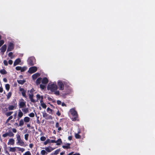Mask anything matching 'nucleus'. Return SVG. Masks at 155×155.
<instances>
[{
	"label": "nucleus",
	"mask_w": 155,
	"mask_h": 155,
	"mask_svg": "<svg viewBox=\"0 0 155 155\" xmlns=\"http://www.w3.org/2000/svg\"><path fill=\"white\" fill-rule=\"evenodd\" d=\"M58 86L56 83L53 82L49 83L48 85L47 90L56 95H59L60 94V91L58 90Z\"/></svg>",
	"instance_id": "1"
},
{
	"label": "nucleus",
	"mask_w": 155,
	"mask_h": 155,
	"mask_svg": "<svg viewBox=\"0 0 155 155\" xmlns=\"http://www.w3.org/2000/svg\"><path fill=\"white\" fill-rule=\"evenodd\" d=\"M17 138V144L21 146L25 147L24 142L21 140L20 136L19 134H17L16 135Z\"/></svg>",
	"instance_id": "2"
},
{
	"label": "nucleus",
	"mask_w": 155,
	"mask_h": 155,
	"mask_svg": "<svg viewBox=\"0 0 155 155\" xmlns=\"http://www.w3.org/2000/svg\"><path fill=\"white\" fill-rule=\"evenodd\" d=\"M69 112L71 114L72 116V120L73 121H76L77 119V112L75 110V109L74 108H71L69 111Z\"/></svg>",
	"instance_id": "3"
},
{
	"label": "nucleus",
	"mask_w": 155,
	"mask_h": 155,
	"mask_svg": "<svg viewBox=\"0 0 155 155\" xmlns=\"http://www.w3.org/2000/svg\"><path fill=\"white\" fill-rule=\"evenodd\" d=\"M34 89H32L30 91H28V95L29 96V97L31 101L33 103H35L36 102V101L33 98V93L34 92Z\"/></svg>",
	"instance_id": "4"
},
{
	"label": "nucleus",
	"mask_w": 155,
	"mask_h": 155,
	"mask_svg": "<svg viewBox=\"0 0 155 155\" xmlns=\"http://www.w3.org/2000/svg\"><path fill=\"white\" fill-rule=\"evenodd\" d=\"M58 86L60 90L63 91L64 89V85L63 83L60 80H58L57 82Z\"/></svg>",
	"instance_id": "5"
},
{
	"label": "nucleus",
	"mask_w": 155,
	"mask_h": 155,
	"mask_svg": "<svg viewBox=\"0 0 155 155\" xmlns=\"http://www.w3.org/2000/svg\"><path fill=\"white\" fill-rule=\"evenodd\" d=\"M28 63L30 65H33L35 64V59L34 57H31L28 58Z\"/></svg>",
	"instance_id": "6"
},
{
	"label": "nucleus",
	"mask_w": 155,
	"mask_h": 155,
	"mask_svg": "<svg viewBox=\"0 0 155 155\" xmlns=\"http://www.w3.org/2000/svg\"><path fill=\"white\" fill-rule=\"evenodd\" d=\"M19 107L20 108H22L26 106V102L23 99H21L19 101Z\"/></svg>",
	"instance_id": "7"
},
{
	"label": "nucleus",
	"mask_w": 155,
	"mask_h": 155,
	"mask_svg": "<svg viewBox=\"0 0 155 155\" xmlns=\"http://www.w3.org/2000/svg\"><path fill=\"white\" fill-rule=\"evenodd\" d=\"M37 70L36 67L34 66L30 68L28 70V72L31 74H32L35 72Z\"/></svg>",
	"instance_id": "8"
},
{
	"label": "nucleus",
	"mask_w": 155,
	"mask_h": 155,
	"mask_svg": "<svg viewBox=\"0 0 155 155\" xmlns=\"http://www.w3.org/2000/svg\"><path fill=\"white\" fill-rule=\"evenodd\" d=\"M14 48V45L11 42H10L9 43V45H8V48H7V51H12Z\"/></svg>",
	"instance_id": "9"
},
{
	"label": "nucleus",
	"mask_w": 155,
	"mask_h": 155,
	"mask_svg": "<svg viewBox=\"0 0 155 155\" xmlns=\"http://www.w3.org/2000/svg\"><path fill=\"white\" fill-rule=\"evenodd\" d=\"M17 107V104H15L13 105H10L8 107V109L9 110H12L15 109Z\"/></svg>",
	"instance_id": "10"
},
{
	"label": "nucleus",
	"mask_w": 155,
	"mask_h": 155,
	"mask_svg": "<svg viewBox=\"0 0 155 155\" xmlns=\"http://www.w3.org/2000/svg\"><path fill=\"white\" fill-rule=\"evenodd\" d=\"M55 148H53L51 147H46L45 148V150L48 152L49 153L52 151Z\"/></svg>",
	"instance_id": "11"
},
{
	"label": "nucleus",
	"mask_w": 155,
	"mask_h": 155,
	"mask_svg": "<svg viewBox=\"0 0 155 155\" xmlns=\"http://www.w3.org/2000/svg\"><path fill=\"white\" fill-rule=\"evenodd\" d=\"M15 140L13 138L10 139L8 140V145H13L15 143Z\"/></svg>",
	"instance_id": "12"
},
{
	"label": "nucleus",
	"mask_w": 155,
	"mask_h": 155,
	"mask_svg": "<svg viewBox=\"0 0 155 155\" xmlns=\"http://www.w3.org/2000/svg\"><path fill=\"white\" fill-rule=\"evenodd\" d=\"M7 48L6 45H3L0 48L1 52L3 54L4 52L5 51Z\"/></svg>",
	"instance_id": "13"
},
{
	"label": "nucleus",
	"mask_w": 155,
	"mask_h": 155,
	"mask_svg": "<svg viewBox=\"0 0 155 155\" xmlns=\"http://www.w3.org/2000/svg\"><path fill=\"white\" fill-rule=\"evenodd\" d=\"M48 82V79L46 78H44L42 80V83L43 84H46Z\"/></svg>",
	"instance_id": "14"
},
{
	"label": "nucleus",
	"mask_w": 155,
	"mask_h": 155,
	"mask_svg": "<svg viewBox=\"0 0 155 155\" xmlns=\"http://www.w3.org/2000/svg\"><path fill=\"white\" fill-rule=\"evenodd\" d=\"M40 75V74L39 73H36L32 75V78L33 79L35 80L37 78L39 77Z\"/></svg>",
	"instance_id": "15"
},
{
	"label": "nucleus",
	"mask_w": 155,
	"mask_h": 155,
	"mask_svg": "<svg viewBox=\"0 0 155 155\" xmlns=\"http://www.w3.org/2000/svg\"><path fill=\"white\" fill-rule=\"evenodd\" d=\"M37 98V101H38V100H43V96H41L40 95L38 94L36 96Z\"/></svg>",
	"instance_id": "16"
},
{
	"label": "nucleus",
	"mask_w": 155,
	"mask_h": 155,
	"mask_svg": "<svg viewBox=\"0 0 155 155\" xmlns=\"http://www.w3.org/2000/svg\"><path fill=\"white\" fill-rule=\"evenodd\" d=\"M21 62V60L19 58L15 60L14 63V66H15Z\"/></svg>",
	"instance_id": "17"
},
{
	"label": "nucleus",
	"mask_w": 155,
	"mask_h": 155,
	"mask_svg": "<svg viewBox=\"0 0 155 155\" xmlns=\"http://www.w3.org/2000/svg\"><path fill=\"white\" fill-rule=\"evenodd\" d=\"M41 105V107L44 108L45 109L47 106L43 102V100H40Z\"/></svg>",
	"instance_id": "18"
},
{
	"label": "nucleus",
	"mask_w": 155,
	"mask_h": 155,
	"mask_svg": "<svg viewBox=\"0 0 155 155\" xmlns=\"http://www.w3.org/2000/svg\"><path fill=\"white\" fill-rule=\"evenodd\" d=\"M62 143L61 140V139H59L57 140V141H55V143H56V145H61Z\"/></svg>",
	"instance_id": "19"
},
{
	"label": "nucleus",
	"mask_w": 155,
	"mask_h": 155,
	"mask_svg": "<svg viewBox=\"0 0 155 155\" xmlns=\"http://www.w3.org/2000/svg\"><path fill=\"white\" fill-rule=\"evenodd\" d=\"M17 149V147H9V150L10 152H15L16 151V149Z\"/></svg>",
	"instance_id": "20"
},
{
	"label": "nucleus",
	"mask_w": 155,
	"mask_h": 155,
	"mask_svg": "<svg viewBox=\"0 0 155 155\" xmlns=\"http://www.w3.org/2000/svg\"><path fill=\"white\" fill-rule=\"evenodd\" d=\"M81 133L80 131H78V139H80V138L83 139V138H84V134H82V135H81L79 134Z\"/></svg>",
	"instance_id": "21"
},
{
	"label": "nucleus",
	"mask_w": 155,
	"mask_h": 155,
	"mask_svg": "<svg viewBox=\"0 0 155 155\" xmlns=\"http://www.w3.org/2000/svg\"><path fill=\"white\" fill-rule=\"evenodd\" d=\"M30 120V118L28 117H26L24 119V121L25 123H28Z\"/></svg>",
	"instance_id": "22"
},
{
	"label": "nucleus",
	"mask_w": 155,
	"mask_h": 155,
	"mask_svg": "<svg viewBox=\"0 0 155 155\" xmlns=\"http://www.w3.org/2000/svg\"><path fill=\"white\" fill-rule=\"evenodd\" d=\"M23 115V113L20 110H19L18 114V118H21Z\"/></svg>",
	"instance_id": "23"
},
{
	"label": "nucleus",
	"mask_w": 155,
	"mask_h": 155,
	"mask_svg": "<svg viewBox=\"0 0 155 155\" xmlns=\"http://www.w3.org/2000/svg\"><path fill=\"white\" fill-rule=\"evenodd\" d=\"M42 81V79L41 78H38L36 81V83L37 85H38L40 84L41 81Z\"/></svg>",
	"instance_id": "24"
},
{
	"label": "nucleus",
	"mask_w": 155,
	"mask_h": 155,
	"mask_svg": "<svg viewBox=\"0 0 155 155\" xmlns=\"http://www.w3.org/2000/svg\"><path fill=\"white\" fill-rule=\"evenodd\" d=\"M70 144L69 143H67L65 145L63 146L62 147L64 149H69L70 148Z\"/></svg>",
	"instance_id": "25"
},
{
	"label": "nucleus",
	"mask_w": 155,
	"mask_h": 155,
	"mask_svg": "<svg viewBox=\"0 0 155 155\" xmlns=\"http://www.w3.org/2000/svg\"><path fill=\"white\" fill-rule=\"evenodd\" d=\"M22 110L25 114H26L28 112V108H24L22 109Z\"/></svg>",
	"instance_id": "26"
},
{
	"label": "nucleus",
	"mask_w": 155,
	"mask_h": 155,
	"mask_svg": "<svg viewBox=\"0 0 155 155\" xmlns=\"http://www.w3.org/2000/svg\"><path fill=\"white\" fill-rule=\"evenodd\" d=\"M18 83L21 84H23L25 82V80H19L17 81Z\"/></svg>",
	"instance_id": "27"
},
{
	"label": "nucleus",
	"mask_w": 155,
	"mask_h": 155,
	"mask_svg": "<svg viewBox=\"0 0 155 155\" xmlns=\"http://www.w3.org/2000/svg\"><path fill=\"white\" fill-rule=\"evenodd\" d=\"M17 149H18V150L21 151V152H23L25 151V149L23 148H21L20 147H17Z\"/></svg>",
	"instance_id": "28"
},
{
	"label": "nucleus",
	"mask_w": 155,
	"mask_h": 155,
	"mask_svg": "<svg viewBox=\"0 0 155 155\" xmlns=\"http://www.w3.org/2000/svg\"><path fill=\"white\" fill-rule=\"evenodd\" d=\"M42 114L43 117L46 119L48 115V114L45 111L43 112Z\"/></svg>",
	"instance_id": "29"
},
{
	"label": "nucleus",
	"mask_w": 155,
	"mask_h": 155,
	"mask_svg": "<svg viewBox=\"0 0 155 155\" xmlns=\"http://www.w3.org/2000/svg\"><path fill=\"white\" fill-rule=\"evenodd\" d=\"M60 151V150L59 149L57 150L54 151L53 154H51V155H53V154L57 155L59 153Z\"/></svg>",
	"instance_id": "30"
},
{
	"label": "nucleus",
	"mask_w": 155,
	"mask_h": 155,
	"mask_svg": "<svg viewBox=\"0 0 155 155\" xmlns=\"http://www.w3.org/2000/svg\"><path fill=\"white\" fill-rule=\"evenodd\" d=\"M24 120L22 119H21L20 120L19 123V126H21L24 125Z\"/></svg>",
	"instance_id": "31"
},
{
	"label": "nucleus",
	"mask_w": 155,
	"mask_h": 155,
	"mask_svg": "<svg viewBox=\"0 0 155 155\" xmlns=\"http://www.w3.org/2000/svg\"><path fill=\"white\" fill-rule=\"evenodd\" d=\"M0 73L2 74H5L7 73L6 71L4 69L0 70Z\"/></svg>",
	"instance_id": "32"
},
{
	"label": "nucleus",
	"mask_w": 155,
	"mask_h": 155,
	"mask_svg": "<svg viewBox=\"0 0 155 155\" xmlns=\"http://www.w3.org/2000/svg\"><path fill=\"white\" fill-rule=\"evenodd\" d=\"M27 68L25 67H21L20 71L21 72H23V71H25V70H27Z\"/></svg>",
	"instance_id": "33"
},
{
	"label": "nucleus",
	"mask_w": 155,
	"mask_h": 155,
	"mask_svg": "<svg viewBox=\"0 0 155 155\" xmlns=\"http://www.w3.org/2000/svg\"><path fill=\"white\" fill-rule=\"evenodd\" d=\"M23 155H31V154L29 151H28L23 153Z\"/></svg>",
	"instance_id": "34"
},
{
	"label": "nucleus",
	"mask_w": 155,
	"mask_h": 155,
	"mask_svg": "<svg viewBox=\"0 0 155 155\" xmlns=\"http://www.w3.org/2000/svg\"><path fill=\"white\" fill-rule=\"evenodd\" d=\"M5 87L6 89L8 91L9 89L10 88V85L8 84H6L5 85Z\"/></svg>",
	"instance_id": "35"
},
{
	"label": "nucleus",
	"mask_w": 155,
	"mask_h": 155,
	"mask_svg": "<svg viewBox=\"0 0 155 155\" xmlns=\"http://www.w3.org/2000/svg\"><path fill=\"white\" fill-rule=\"evenodd\" d=\"M45 84H41L40 85V87L41 89H44L45 87Z\"/></svg>",
	"instance_id": "36"
},
{
	"label": "nucleus",
	"mask_w": 155,
	"mask_h": 155,
	"mask_svg": "<svg viewBox=\"0 0 155 155\" xmlns=\"http://www.w3.org/2000/svg\"><path fill=\"white\" fill-rule=\"evenodd\" d=\"M50 139H48L47 140H46L44 142V144L45 145H47V144L48 143H50Z\"/></svg>",
	"instance_id": "37"
},
{
	"label": "nucleus",
	"mask_w": 155,
	"mask_h": 155,
	"mask_svg": "<svg viewBox=\"0 0 155 155\" xmlns=\"http://www.w3.org/2000/svg\"><path fill=\"white\" fill-rule=\"evenodd\" d=\"M47 111L49 113L51 114L52 112V110L50 108L48 107L47 109Z\"/></svg>",
	"instance_id": "38"
},
{
	"label": "nucleus",
	"mask_w": 155,
	"mask_h": 155,
	"mask_svg": "<svg viewBox=\"0 0 155 155\" xmlns=\"http://www.w3.org/2000/svg\"><path fill=\"white\" fill-rule=\"evenodd\" d=\"M12 113H13V112H12V111L6 113H5V114L6 115L8 116H9L11 115Z\"/></svg>",
	"instance_id": "39"
},
{
	"label": "nucleus",
	"mask_w": 155,
	"mask_h": 155,
	"mask_svg": "<svg viewBox=\"0 0 155 155\" xmlns=\"http://www.w3.org/2000/svg\"><path fill=\"white\" fill-rule=\"evenodd\" d=\"M29 136V134H26L25 135V139L26 140H28V138Z\"/></svg>",
	"instance_id": "40"
},
{
	"label": "nucleus",
	"mask_w": 155,
	"mask_h": 155,
	"mask_svg": "<svg viewBox=\"0 0 155 155\" xmlns=\"http://www.w3.org/2000/svg\"><path fill=\"white\" fill-rule=\"evenodd\" d=\"M28 115L31 117H33L35 116V114L33 113H31L29 114Z\"/></svg>",
	"instance_id": "41"
},
{
	"label": "nucleus",
	"mask_w": 155,
	"mask_h": 155,
	"mask_svg": "<svg viewBox=\"0 0 155 155\" xmlns=\"http://www.w3.org/2000/svg\"><path fill=\"white\" fill-rule=\"evenodd\" d=\"M46 153V150H42L41 151V154L42 155H44Z\"/></svg>",
	"instance_id": "42"
},
{
	"label": "nucleus",
	"mask_w": 155,
	"mask_h": 155,
	"mask_svg": "<svg viewBox=\"0 0 155 155\" xmlns=\"http://www.w3.org/2000/svg\"><path fill=\"white\" fill-rule=\"evenodd\" d=\"M46 137L44 136L41 137L40 138V140L41 141H44L46 140Z\"/></svg>",
	"instance_id": "43"
},
{
	"label": "nucleus",
	"mask_w": 155,
	"mask_h": 155,
	"mask_svg": "<svg viewBox=\"0 0 155 155\" xmlns=\"http://www.w3.org/2000/svg\"><path fill=\"white\" fill-rule=\"evenodd\" d=\"M12 54L13 53L12 52H10L8 54V56L10 57L12 59L13 58L12 57Z\"/></svg>",
	"instance_id": "44"
},
{
	"label": "nucleus",
	"mask_w": 155,
	"mask_h": 155,
	"mask_svg": "<svg viewBox=\"0 0 155 155\" xmlns=\"http://www.w3.org/2000/svg\"><path fill=\"white\" fill-rule=\"evenodd\" d=\"M12 95V93L11 92H9L7 95V97L8 99H9L10 97Z\"/></svg>",
	"instance_id": "45"
},
{
	"label": "nucleus",
	"mask_w": 155,
	"mask_h": 155,
	"mask_svg": "<svg viewBox=\"0 0 155 155\" xmlns=\"http://www.w3.org/2000/svg\"><path fill=\"white\" fill-rule=\"evenodd\" d=\"M22 94L24 97H26V96L25 94V93L24 91L22 92Z\"/></svg>",
	"instance_id": "46"
},
{
	"label": "nucleus",
	"mask_w": 155,
	"mask_h": 155,
	"mask_svg": "<svg viewBox=\"0 0 155 155\" xmlns=\"http://www.w3.org/2000/svg\"><path fill=\"white\" fill-rule=\"evenodd\" d=\"M9 135V133H6L4 134H3L2 135V136L4 137H7Z\"/></svg>",
	"instance_id": "47"
},
{
	"label": "nucleus",
	"mask_w": 155,
	"mask_h": 155,
	"mask_svg": "<svg viewBox=\"0 0 155 155\" xmlns=\"http://www.w3.org/2000/svg\"><path fill=\"white\" fill-rule=\"evenodd\" d=\"M4 41L3 40L0 41V47L4 44Z\"/></svg>",
	"instance_id": "48"
},
{
	"label": "nucleus",
	"mask_w": 155,
	"mask_h": 155,
	"mask_svg": "<svg viewBox=\"0 0 155 155\" xmlns=\"http://www.w3.org/2000/svg\"><path fill=\"white\" fill-rule=\"evenodd\" d=\"M13 118V116H10L8 119L7 120V122H8L9 121V120H10L12 119Z\"/></svg>",
	"instance_id": "49"
},
{
	"label": "nucleus",
	"mask_w": 155,
	"mask_h": 155,
	"mask_svg": "<svg viewBox=\"0 0 155 155\" xmlns=\"http://www.w3.org/2000/svg\"><path fill=\"white\" fill-rule=\"evenodd\" d=\"M21 67L17 66L16 67V69L17 71H20Z\"/></svg>",
	"instance_id": "50"
},
{
	"label": "nucleus",
	"mask_w": 155,
	"mask_h": 155,
	"mask_svg": "<svg viewBox=\"0 0 155 155\" xmlns=\"http://www.w3.org/2000/svg\"><path fill=\"white\" fill-rule=\"evenodd\" d=\"M46 119H50L52 120V117L51 116H50V115H48V116L47 117Z\"/></svg>",
	"instance_id": "51"
},
{
	"label": "nucleus",
	"mask_w": 155,
	"mask_h": 155,
	"mask_svg": "<svg viewBox=\"0 0 155 155\" xmlns=\"http://www.w3.org/2000/svg\"><path fill=\"white\" fill-rule=\"evenodd\" d=\"M57 103L58 105H61V102L59 100H58L57 101Z\"/></svg>",
	"instance_id": "52"
},
{
	"label": "nucleus",
	"mask_w": 155,
	"mask_h": 155,
	"mask_svg": "<svg viewBox=\"0 0 155 155\" xmlns=\"http://www.w3.org/2000/svg\"><path fill=\"white\" fill-rule=\"evenodd\" d=\"M3 63L5 65H8V62L6 60H4L3 61Z\"/></svg>",
	"instance_id": "53"
},
{
	"label": "nucleus",
	"mask_w": 155,
	"mask_h": 155,
	"mask_svg": "<svg viewBox=\"0 0 155 155\" xmlns=\"http://www.w3.org/2000/svg\"><path fill=\"white\" fill-rule=\"evenodd\" d=\"M8 136L10 137H12L14 136V134L12 133H11L10 134H9Z\"/></svg>",
	"instance_id": "54"
},
{
	"label": "nucleus",
	"mask_w": 155,
	"mask_h": 155,
	"mask_svg": "<svg viewBox=\"0 0 155 155\" xmlns=\"http://www.w3.org/2000/svg\"><path fill=\"white\" fill-rule=\"evenodd\" d=\"M50 143H55V140H50Z\"/></svg>",
	"instance_id": "55"
},
{
	"label": "nucleus",
	"mask_w": 155,
	"mask_h": 155,
	"mask_svg": "<svg viewBox=\"0 0 155 155\" xmlns=\"http://www.w3.org/2000/svg\"><path fill=\"white\" fill-rule=\"evenodd\" d=\"M56 114L58 116H60L61 115V113L59 110H58L57 111L56 113Z\"/></svg>",
	"instance_id": "56"
},
{
	"label": "nucleus",
	"mask_w": 155,
	"mask_h": 155,
	"mask_svg": "<svg viewBox=\"0 0 155 155\" xmlns=\"http://www.w3.org/2000/svg\"><path fill=\"white\" fill-rule=\"evenodd\" d=\"M12 131L14 133H15L17 132V130L15 129V128L12 129Z\"/></svg>",
	"instance_id": "57"
},
{
	"label": "nucleus",
	"mask_w": 155,
	"mask_h": 155,
	"mask_svg": "<svg viewBox=\"0 0 155 155\" xmlns=\"http://www.w3.org/2000/svg\"><path fill=\"white\" fill-rule=\"evenodd\" d=\"M59 126V124L58 122H57L56 124L55 127L57 128Z\"/></svg>",
	"instance_id": "58"
},
{
	"label": "nucleus",
	"mask_w": 155,
	"mask_h": 155,
	"mask_svg": "<svg viewBox=\"0 0 155 155\" xmlns=\"http://www.w3.org/2000/svg\"><path fill=\"white\" fill-rule=\"evenodd\" d=\"M13 63V61L12 60H9L8 61V63L10 64H12Z\"/></svg>",
	"instance_id": "59"
},
{
	"label": "nucleus",
	"mask_w": 155,
	"mask_h": 155,
	"mask_svg": "<svg viewBox=\"0 0 155 155\" xmlns=\"http://www.w3.org/2000/svg\"><path fill=\"white\" fill-rule=\"evenodd\" d=\"M61 104L62 106L63 107H64V106L66 107V104L64 103H61Z\"/></svg>",
	"instance_id": "60"
},
{
	"label": "nucleus",
	"mask_w": 155,
	"mask_h": 155,
	"mask_svg": "<svg viewBox=\"0 0 155 155\" xmlns=\"http://www.w3.org/2000/svg\"><path fill=\"white\" fill-rule=\"evenodd\" d=\"M29 146L30 148H31L33 147V144L32 143H30L29 145Z\"/></svg>",
	"instance_id": "61"
},
{
	"label": "nucleus",
	"mask_w": 155,
	"mask_h": 155,
	"mask_svg": "<svg viewBox=\"0 0 155 155\" xmlns=\"http://www.w3.org/2000/svg\"><path fill=\"white\" fill-rule=\"evenodd\" d=\"M4 148L5 150H6L7 148V147L6 144L5 143L4 144Z\"/></svg>",
	"instance_id": "62"
},
{
	"label": "nucleus",
	"mask_w": 155,
	"mask_h": 155,
	"mask_svg": "<svg viewBox=\"0 0 155 155\" xmlns=\"http://www.w3.org/2000/svg\"><path fill=\"white\" fill-rule=\"evenodd\" d=\"M72 137L71 136H69L68 137V139L70 140H71L72 139Z\"/></svg>",
	"instance_id": "63"
},
{
	"label": "nucleus",
	"mask_w": 155,
	"mask_h": 155,
	"mask_svg": "<svg viewBox=\"0 0 155 155\" xmlns=\"http://www.w3.org/2000/svg\"><path fill=\"white\" fill-rule=\"evenodd\" d=\"M72 153H69L68 155H78V154L77 153L74 154L73 155L72 154Z\"/></svg>",
	"instance_id": "64"
}]
</instances>
